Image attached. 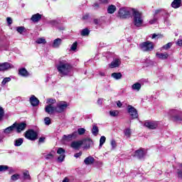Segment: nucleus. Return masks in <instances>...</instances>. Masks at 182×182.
<instances>
[{
  "mask_svg": "<svg viewBox=\"0 0 182 182\" xmlns=\"http://www.w3.org/2000/svg\"><path fill=\"white\" fill-rule=\"evenodd\" d=\"M73 67L72 64L66 60L62 58L60 59L59 63L57 65V70L59 73L60 76H69L70 75Z\"/></svg>",
  "mask_w": 182,
  "mask_h": 182,
  "instance_id": "1",
  "label": "nucleus"
},
{
  "mask_svg": "<svg viewBox=\"0 0 182 182\" xmlns=\"http://www.w3.org/2000/svg\"><path fill=\"white\" fill-rule=\"evenodd\" d=\"M85 144H86L85 148L90 149V146L93 144V141H92V139L89 138L80 141H74L71 143L70 147H72V149H74L75 150H79V149H80V146Z\"/></svg>",
  "mask_w": 182,
  "mask_h": 182,
  "instance_id": "2",
  "label": "nucleus"
},
{
  "mask_svg": "<svg viewBox=\"0 0 182 182\" xmlns=\"http://www.w3.org/2000/svg\"><path fill=\"white\" fill-rule=\"evenodd\" d=\"M132 15L134 26H136V28H140V26L143 25V14L139 10L134 9V10H132Z\"/></svg>",
  "mask_w": 182,
  "mask_h": 182,
  "instance_id": "3",
  "label": "nucleus"
},
{
  "mask_svg": "<svg viewBox=\"0 0 182 182\" xmlns=\"http://www.w3.org/2000/svg\"><path fill=\"white\" fill-rule=\"evenodd\" d=\"M133 10H134V9L122 7L119 9L118 14L117 16V18H119V19H127L132 17Z\"/></svg>",
  "mask_w": 182,
  "mask_h": 182,
  "instance_id": "4",
  "label": "nucleus"
},
{
  "mask_svg": "<svg viewBox=\"0 0 182 182\" xmlns=\"http://www.w3.org/2000/svg\"><path fill=\"white\" fill-rule=\"evenodd\" d=\"M139 48L143 52H150L154 49V46L151 41H146L139 44Z\"/></svg>",
  "mask_w": 182,
  "mask_h": 182,
  "instance_id": "5",
  "label": "nucleus"
},
{
  "mask_svg": "<svg viewBox=\"0 0 182 182\" xmlns=\"http://www.w3.org/2000/svg\"><path fill=\"white\" fill-rule=\"evenodd\" d=\"M68 106L69 104L65 101L59 102L55 106L56 113H63Z\"/></svg>",
  "mask_w": 182,
  "mask_h": 182,
  "instance_id": "6",
  "label": "nucleus"
},
{
  "mask_svg": "<svg viewBox=\"0 0 182 182\" xmlns=\"http://www.w3.org/2000/svg\"><path fill=\"white\" fill-rule=\"evenodd\" d=\"M169 114L173 117L175 122H181V111L178 109H171L169 111Z\"/></svg>",
  "mask_w": 182,
  "mask_h": 182,
  "instance_id": "7",
  "label": "nucleus"
},
{
  "mask_svg": "<svg viewBox=\"0 0 182 182\" xmlns=\"http://www.w3.org/2000/svg\"><path fill=\"white\" fill-rule=\"evenodd\" d=\"M25 137L28 139V140H31L33 141L38 139V134L36 132H34L33 129H29L26 131Z\"/></svg>",
  "mask_w": 182,
  "mask_h": 182,
  "instance_id": "8",
  "label": "nucleus"
},
{
  "mask_svg": "<svg viewBox=\"0 0 182 182\" xmlns=\"http://www.w3.org/2000/svg\"><path fill=\"white\" fill-rule=\"evenodd\" d=\"M127 112L132 119H137L139 117L137 110L130 105L127 106Z\"/></svg>",
  "mask_w": 182,
  "mask_h": 182,
  "instance_id": "9",
  "label": "nucleus"
},
{
  "mask_svg": "<svg viewBox=\"0 0 182 182\" xmlns=\"http://www.w3.org/2000/svg\"><path fill=\"white\" fill-rule=\"evenodd\" d=\"M9 69H14V65L8 62L0 63V72H6Z\"/></svg>",
  "mask_w": 182,
  "mask_h": 182,
  "instance_id": "10",
  "label": "nucleus"
},
{
  "mask_svg": "<svg viewBox=\"0 0 182 182\" xmlns=\"http://www.w3.org/2000/svg\"><path fill=\"white\" fill-rule=\"evenodd\" d=\"M14 124H16L15 130L16 131L17 133H21V132H23V130L26 129V123L25 122H21V123L15 122Z\"/></svg>",
  "mask_w": 182,
  "mask_h": 182,
  "instance_id": "11",
  "label": "nucleus"
},
{
  "mask_svg": "<svg viewBox=\"0 0 182 182\" xmlns=\"http://www.w3.org/2000/svg\"><path fill=\"white\" fill-rule=\"evenodd\" d=\"M45 112L48 114H53V113L56 112V107L53 106L52 104H49L46 106Z\"/></svg>",
  "mask_w": 182,
  "mask_h": 182,
  "instance_id": "12",
  "label": "nucleus"
},
{
  "mask_svg": "<svg viewBox=\"0 0 182 182\" xmlns=\"http://www.w3.org/2000/svg\"><path fill=\"white\" fill-rule=\"evenodd\" d=\"M146 156V151L143 149H139V150H136L134 154V157H136L137 159H144Z\"/></svg>",
  "mask_w": 182,
  "mask_h": 182,
  "instance_id": "13",
  "label": "nucleus"
},
{
  "mask_svg": "<svg viewBox=\"0 0 182 182\" xmlns=\"http://www.w3.org/2000/svg\"><path fill=\"white\" fill-rule=\"evenodd\" d=\"M121 63L122 60L119 58H115L109 64V68H111V69H114V68H119Z\"/></svg>",
  "mask_w": 182,
  "mask_h": 182,
  "instance_id": "14",
  "label": "nucleus"
},
{
  "mask_svg": "<svg viewBox=\"0 0 182 182\" xmlns=\"http://www.w3.org/2000/svg\"><path fill=\"white\" fill-rule=\"evenodd\" d=\"M76 137H77V132H73L71 134L63 135V140H64V141H70V140L76 139Z\"/></svg>",
  "mask_w": 182,
  "mask_h": 182,
  "instance_id": "15",
  "label": "nucleus"
},
{
  "mask_svg": "<svg viewBox=\"0 0 182 182\" xmlns=\"http://www.w3.org/2000/svg\"><path fill=\"white\" fill-rule=\"evenodd\" d=\"M144 126L145 127L153 130L154 129H157V126H159V124L156 122H146L144 123Z\"/></svg>",
  "mask_w": 182,
  "mask_h": 182,
  "instance_id": "16",
  "label": "nucleus"
},
{
  "mask_svg": "<svg viewBox=\"0 0 182 182\" xmlns=\"http://www.w3.org/2000/svg\"><path fill=\"white\" fill-rule=\"evenodd\" d=\"M15 126H16V124H13L11 126L4 129L3 132L4 134H11V133L15 130Z\"/></svg>",
  "mask_w": 182,
  "mask_h": 182,
  "instance_id": "17",
  "label": "nucleus"
},
{
  "mask_svg": "<svg viewBox=\"0 0 182 182\" xmlns=\"http://www.w3.org/2000/svg\"><path fill=\"white\" fill-rule=\"evenodd\" d=\"M30 103L33 106V107H35L39 105V100H38L35 95H31L30 97Z\"/></svg>",
  "mask_w": 182,
  "mask_h": 182,
  "instance_id": "18",
  "label": "nucleus"
},
{
  "mask_svg": "<svg viewBox=\"0 0 182 182\" xmlns=\"http://www.w3.org/2000/svg\"><path fill=\"white\" fill-rule=\"evenodd\" d=\"M41 19H42V15H41L38 13L33 15L31 18V21H32V22H34L35 23L39 22V21H41Z\"/></svg>",
  "mask_w": 182,
  "mask_h": 182,
  "instance_id": "19",
  "label": "nucleus"
},
{
  "mask_svg": "<svg viewBox=\"0 0 182 182\" xmlns=\"http://www.w3.org/2000/svg\"><path fill=\"white\" fill-rule=\"evenodd\" d=\"M84 163L85 164H86V166H90L93 164V163H95V158H93V156H89L85 158V159L84 160Z\"/></svg>",
  "mask_w": 182,
  "mask_h": 182,
  "instance_id": "20",
  "label": "nucleus"
},
{
  "mask_svg": "<svg viewBox=\"0 0 182 182\" xmlns=\"http://www.w3.org/2000/svg\"><path fill=\"white\" fill-rule=\"evenodd\" d=\"M18 75L23 77H28V76H29V73L25 68H21L18 70Z\"/></svg>",
  "mask_w": 182,
  "mask_h": 182,
  "instance_id": "21",
  "label": "nucleus"
},
{
  "mask_svg": "<svg viewBox=\"0 0 182 182\" xmlns=\"http://www.w3.org/2000/svg\"><path fill=\"white\" fill-rule=\"evenodd\" d=\"M62 45V39L61 38H56L54 40L53 43V48H58L59 46Z\"/></svg>",
  "mask_w": 182,
  "mask_h": 182,
  "instance_id": "22",
  "label": "nucleus"
},
{
  "mask_svg": "<svg viewBox=\"0 0 182 182\" xmlns=\"http://www.w3.org/2000/svg\"><path fill=\"white\" fill-rule=\"evenodd\" d=\"M156 56L158 57L159 59H162L164 60L168 58V54L167 53H156Z\"/></svg>",
  "mask_w": 182,
  "mask_h": 182,
  "instance_id": "23",
  "label": "nucleus"
},
{
  "mask_svg": "<svg viewBox=\"0 0 182 182\" xmlns=\"http://www.w3.org/2000/svg\"><path fill=\"white\" fill-rule=\"evenodd\" d=\"M172 8L177 9V8H180L181 6V0H173L171 4Z\"/></svg>",
  "mask_w": 182,
  "mask_h": 182,
  "instance_id": "24",
  "label": "nucleus"
},
{
  "mask_svg": "<svg viewBox=\"0 0 182 182\" xmlns=\"http://www.w3.org/2000/svg\"><path fill=\"white\" fill-rule=\"evenodd\" d=\"M132 90H135V92H139L141 89V84L140 82H136L132 85Z\"/></svg>",
  "mask_w": 182,
  "mask_h": 182,
  "instance_id": "25",
  "label": "nucleus"
},
{
  "mask_svg": "<svg viewBox=\"0 0 182 182\" xmlns=\"http://www.w3.org/2000/svg\"><path fill=\"white\" fill-rule=\"evenodd\" d=\"M124 134L127 139H130L132 136V129L130 128H127L124 129Z\"/></svg>",
  "mask_w": 182,
  "mask_h": 182,
  "instance_id": "26",
  "label": "nucleus"
},
{
  "mask_svg": "<svg viewBox=\"0 0 182 182\" xmlns=\"http://www.w3.org/2000/svg\"><path fill=\"white\" fill-rule=\"evenodd\" d=\"M55 157V152L51 151L48 154L45 156L46 160H53Z\"/></svg>",
  "mask_w": 182,
  "mask_h": 182,
  "instance_id": "27",
  "label": "nucleus"
},
{
  "mask_svg": "<svg viewBox=\"0 0 182 182\" xmlns=\"http://www.w3.org/2000/svg\"><path fill=\"white\" fill-rule=\"evenodd\" d=\"M23 143V139L19 138L14 141V146L16 147H19V146H22Z\"/></svg>",
  "mask_w": 182,
  "mask_h": 182,
  "instance_id": "28",
  "label": "nucleus"
},
{
  "mask_svg": "<svg viewBox=\"0 0 182 182\" xmlns=\"http://www.w3.org/2000/svg\"><path fill=\"white\" fill-rule=\"evenodd\" d=\"M116 9H117L116 6L110 5L107 8V12L108 14H114V12H116Z\"/></svg>",
  "mask_w": 182,
  "mask_h": 182,
  "instance_id": "29",
  "label": "nucleus"
},
{
  "mask_svg": "<svg viewBox=\"0 0 182 182\" xmlns=\"http://www.w3.org/2000/svg\"><path fill=\"white\" fill-rule=\"evenodd\" d=\"M111 76L116 80H119V79H122V73H113Z\"/></svg>",
  "mask_w": 182,
  "mask_h": 182,
  "instance_id": "30",
  "label": "nucleus"
},
{
  "mask_svg": "<svg viewBox=\"0 0 182 182\" xmlns=\"http://www.w3.org/2000/svg\"><path fill=\"white\" fill-rule=\"evenodd\" d=\"M92 134L93 136H97V134H99V127H97V126H92Z\"/></svg>",
  "mask_w": 182,
  "mask_h": 182,
  "instance_id": "31",
  "label": "nucleus"
},
{
  "mask_svg": "<svg viewBox=\"0 0 182 182\" xmlns=\"http://www.w3.org/2000/svg\"><path fill=\"white\" fill-rule=\"evenodd\" d=\"M48 23L51 26H56L59 24V21H58V20H50L48 21Z\"/></svg>",
  "mask_w": 182,
  "mask_h": 182,
  "instance_id": "32",
  "label": "nucleus"
},
{
  "mask_svg": "<svg viewBox=\"0 0 182 182\" xmlns=\"http://www.w3.org/2000/svg\"><path fill=\"white\" fill-rule=\"evenodd\" d=\"M24 180H31V175H29V171H26L23 173Z\"/></svg>",
  "mask_w": 182,
  "mask_h": 182,
  "instance_id": "33",
  "label": "nucleus"
},
{
  "mask_svg": "<svg viewBox=\"0 0 182 182\" xmlns=\"http://www.w3.org/2000/svg\"><path fill=\"white\" fill-rule=\"evenodd\" d=\"M89 33H90V31H89V29L87 28H84L82 31H81V35L82 36H87L89 35Z\"/></svg>",
  "mask_w": 182,
  "mask_h": 182,
  "instance_id": "34",
  "label": "nucleus"
},
{
  "mask_svg": "<svg viewBox=\"0 0 182 182\" xmlns=\"http://www.w3.org/2000/svg\"><path fill=\"white\" fill-rule=\"evenodd\" d=\"M159 21V17L157 16L154 15V18L149 21L150 25H154V23H156Z\"/></svg>",
  "mask_w": 182,
  "mask_h": 182,
  "instance_id": "35",
  "label": "nucleus"
},
{
  "mask_svg": "<svg viewBox=\"0 0 182 182\" xmlns=\"http://www.w3.org/2000/svg\"><path fill=\"white\" fill-rule=\"evenodd\" d=\"M105 143H106V136H102L100 139V147H102Z\"/></svg>",
  "mask_w": 182,
  "mask_h": 182,
  "instance_id": "36",
  "label": "nucleus"
},
{
  "mask_svg": "<svg viewBox=\"0 0 182 182\" xmlns=\"http://www.w3.org/2000/svg\"><path fill=\"white\" fill-rule=\"evenodd\" d=\"M11 77H5L4 78L3 81L1 82L2 86H5L6 83H9V82H11Z\"/></svg>",
  "mask_w": 182,
  "mask_h": 182,
  "instance_id": "37",
  "label": "nucleus"
},
{
  "mask_svg": "<svg viewBox=\"0 0 182 182\" xmlns=\"http://www.w3.org/2000/svg\"><path fill=\"white\" fill-rule=\"evenodd\" d=\"M16 31H17V32H18V33H21V35H22V33H23V32H25V27L18 26L16 28Z\"/></svg>",
  "mask_w": 182,
  "mask_h": 182,
  "instance_id": "38",
  "label": "nucleus"
},
{
  "mask_svg": "<svg viewBox=\"0 0 182 182\" xmlns=\"http://www.w3.org/2000/svg\"><path fill=\"white\" fill-rule=\"evenodd\" d=\"M36 43H38V44L46 43V40L43 38H40L36 41Z\"/></svg>",
  "mask_w": 182,
  "mask_h": 182,
  "instance_id": "39",
  "label": "nucleus"
},
{
  "mask_svg": "<svg viewBox=\"0 0 182 182\" xmlns=\"http://www.w3.org/2000/svg\"><path fill=\"white\" fill-rule=\"evenodd\" d=\"M109 114L112 117H116V116H119V111L117 110L110 111Z\"/></svg>",
  "mask_w": 182,
  "mask_h": 182,
  "instance_id": "40",
  "label": "nucleus"
},
{
  "mask_svg": "<svg viewBox=\"0 0 182 182\" xmlns=\"http://www.w3.org/2000/svg\"><path fill=\"white\" fill-rule=\"evenodd\" d=\"M77 133L80 136H82L86 133V129L85 128H80L77 129Z\"/></svg>",
  "mask_w": 182,
  "mask_h": 182,
  "instance_id": "41",
  "label": "nucleus"
},
{
  "mask_svg": "<svg viewBox=\"0 0 182 182\" xmlns=\"http://www.w3.org/2000/svg\"><path fill=\"white\" fill-rule=\"evenodd\" d=\"M65 157H66V155L65 154H61L60 156L58 158V163H62L65 160Z\"/></svg>",
  "mask_w": 182,
  "mask_h": 182,
  "instance_id": "42",
  "label": "nucleus"
},
{
  "mask_svg": "<svg viewBox=\"0 0 182 182\" xmlns=\"http://www.w3.org/2000/svg\"><path fill=\"white\" fill-rule=\"evenodd\" d=\"M8 168H9V167L8 166H6V165L0 166V171L1 172L6 171V170H8Z\"/></svg>",
  "mask_w": 182,
  "mask_h": 182,
  "instance_id": "43",
  "label": "nucleus"
},
{
  "mask_svg": "<svg viewBox=\"0 0 182 182\" xmlns=\"http://www.w3.org/2000/svg\"><path fill=\"white\" fill-rule=\"evenodd\" d=\"M11 180H12V181H16V180H19V174H14L11 176Z\"/></svg>",
  "mask_w": 182,
  "mask_h": 182,
  "instance_id": "44",
  "label": "nucleus"
},
{
  "mask_svg": "<svg viewBox=\"0 0 182 182\" xmlns=\"http://www.w3.org/2000/svg\"><path fill=\"white\" fill-rule=\"evenodd\" d=\"M44 123L46 126H49V124H50L51 122H50V118H49L48 117H46L44 119Z\"/></svg>",
  "mask_w": 182,
  "mask_h": 182,
  "instance_id": "45",
  "label": "nucleus"
},
{
  "mask_svg": "<svg viewBox=\"0 0 182 182\" xmlns=\"http://www.w3.org/2000/svg\"><path fill=\"white\" fill-rule=\"evenodd\" d=\"M76 49H77V42H75L74 43H73V45L70 47V50H76Z\"/></svg>",
  "mask_w": 182,
  "mask_h": 182,
  "instance_id": "46",
  "label": "nucleus"
},
{
  "mask_svg": "<svg viewBox=\"0 0 182 182\" xmlns=\"http://www.w3.org/2000/svg\"><path fill=\"white\" fill-rule=\"evenodd\" d=\"M57 153L58 154L62 155V154H65V149H63V148H58Z\"/></svg>",
  "mask_w": 182,
  "mask_h": 182,
  "instance_id": "47",
  "label": "nucleus"
},
{
  "mask_svg": "<svg viewBox=\"0 0 182 182\" xmlns=\"http://www.w3.org/2000/svg\"><path fill=\"white\" fill-rule=\"evenodd\" d=\"M173 46V43H168L166 45H164V46L162 47V48H163V49H166V50L170 49L171 46Z\"/></svg>",
  "mask_w": 182,
  "mask_h": 182,
  "instance_id": "48",
  "label": "nucleus"
},
{
  "mask_svg": "<svg viewBox=\"0 0 182 182\" xmlns=\"http://www.w3.org/2000/svg\"><path fill=\"white\" fill-rule=\"evenodd\" d=\"M181 168L178 169L177 171V174H178V177H179V178H182V164L181 165Z\"/></svg>",
  "mask_w": 182,
  "mask_h": 182,
  "instance_id": "49",
  "label": "nucleus"
},
{
  "mask_svg": "<svg viewBox=\"0 0 182 182\" xmlns=\"http://www.w3.org/2000/svg\"><path fill=\"white\" fill-rule=\"evenodd\" d=\"M111 146H112V149H116L117 144L116 143V141L114 139H112L111 141Z\"/></svg>",
  "mask_w": 182,
  "mask_h": 182,
  "instance_id": "50",
  "label": "nucleus"
},
{
  "mask_svg": "<svg viewBox=\"0 0 182 182\" xmlns=\"http://www.w3.org/2000/svg\"><path fill=\"white\" fill-rule=\"evenodd\" d=\"M152 39H155V38H163V35H161V34H156V33H154V34H152Z\"/></svg>",
  "mask_w": 182,
  "mask_h": 182,
  "instance_id": "51",
  "label": "nucleus"
},
{
  "mask_svg": "<svg viewBox=\"0 0 182 182\" xmlns=\"http://www.w3.org/2000/svg\"><path fill=\"white\" fill-rule=\"evenodd\" d=\"M4 109L0 107V121H1L4 117Z\"/></svg>",
  "mask_w": 182,
  "mask_h": 182,
  "instance_id": "52",
  "label": "nucleus"
},
{
  "mask_svg": "<svg viewBox=\"0 0 182 182\" xmlns=\"http://www.w3.org/2000/svg\"><path fill=\"white\" fill-rule=\"evenodd\" d=\"M47 103H50V105H53L54 103H56V100L49 99L47 100Z\"/></svg>",
  "mask_w": 182,
  "mask_h": 182,
  "instance_id": "53",
  "label": "nucleus"
},
{
  "mask_svg": "<svg viewBox=\"0 0 182 182\" xmlns=\"http://www.w3.org/2000/svg\"><path fill=\"white\" fill-rule=\"evenodd\" d=\"M93 23H95V25H100V19L95 18L93 20Z\"/></svg>",
  "mask_w": 182,
  "mask_h": 182,
  "instance_id": "54",
  "label": "nucleus"
},
{
  "mask_svg": "<svg viewBox=\"0 0 182 182\" xmlns=\"http://www.w3.org/2000/svg\"><path fill=\"white\" fill-rule=\"evenodd\" d=\"M161 12H163V9H157L155 11L154 15H155V16H157L158 14H160Z\"/></svg>",
  "mask_w": 182,
  "mask_h": 182,
  "instance_id": "55",
  "label": "nucleus"
},
{
  "mask_svg": "<svg viewBox=\"0 0 182 182\" xmlns=\"http://www.w3.org/2000/svg\"><path fill=\"white\" fill-rule=\"evenodd\" d=\"M6 21H7V23H9V25H12V18L11 17H8Z\"/></svg>",
  "mask_w": 182,
  "mask_h": 182,
  "instance_id": "56",
  "label": "nucleus"
},
{
  "mask_svg": "<svg viewBox=\"0 0 182 182\" xmlns=\"http://www.w3.org/2000/svg\"><path fill=\"white\" fill-rule=\"evenodd\" d=\"M38 143H45V137L39 138Z\"/></svg>",
  "mask_w": 182,
  "mask_h": 182,
  "instance_id": "57",
  "label": "nucleus"
},
{
  "mask_svg": "<svg viewBox=\"0 0 182 182\" xmlns=\"http://www.w3.org/2000/svg\"><path fill=\"white\" fill-rule=\"evenodd\" d=\"M80 156H82V152H81V151H80V152H78V153H77V154H75L74 155V156H75L76 159H77L78 157H80Z\"/></svg>",
  "mask_w": 182,
  "mask_h": 182,
  "instance_id": "58",
  "label": "nucleus"
},
{
  "mask_svg": "<svg viewBox=\"0 0 182 182\" xmlns=\"http://www.w3.org/2000/svg\"><path fill=\"white\" fill-rule=\"evenodd\" d=\"M101 4H109V0H100Z\"/></svg>",
  "mask_w": 182,
  "mask_h": 182,
  "instance_id": "59",
  "label": "nucleus"
},
{
  "mask_svg": "<svg viewBox=\"0 0 182 182\" xmlns=\"http://www.w3.org/2000/svg\"><path fill=\"white\" fill-rule=\"evenodd\" d=\"M177 45H178V46H182V40L181 39L178 40Z\"/></svg>",
  "mask_w": 182,
  "mask_h": 182,
  "instance_id": "60",
  "label": "nucleus"
},
{
  "mask_svg": "<svg viewBox=\"0 0 182 182\" xmlns=\"http://www.w3.org/2000/svg\"><path fill=\"white\" fill-rule=\"evenodd\" d=\"M117 105L118 106V107H122V106H123V104H122V102L117 101Z\"/></svg>",
  "mask_w": 182,
  "mask_h": 182,
  "instance_id": "61",
  "label": "nucleus"
},
{
  "mask_svg": "<svg viewBox=\"0 0 182 182\" xmlns=\"http://www.w3.org/2000/svg\"><path fill=\"white\" fill-rule=\"evenodd\" d=\"M97 103L98 105H102V103H103V99L99 98L97 100Z\"/></svg>",
  "mask_w": 182,
  "mask_h": 182,
  "instance_id": "62",
  "label": "nucleus"
},
{
  "mask_svg": "<svg viewBox=\"0 0 182 182\" xmlns=\"http://www.w3.org/2000/svg\"><path fill=\"white\" fill-rule=\"evenodd\" d=\"M58 29H59L60 31H65V26H60L58 27Z\"/></svg>",
  "mask_w": 182,
  "mask_h": 182,
  "instance_id": "63",
  "label": "nucleus"
},
{
  "mask_svg": "<svg viewBox=\"0 0 182 182\" xmlns=\"http://www.w3.org/2000/svg\"><path fill=\"white\" fill-rule=\"evenodd\" d=\"M62 182H69V179L68 178H65Z\"/></svg>",
  "mask_w": 182,
  "mask_h": 182,
  "instance_id": "64",
  "label": "nucleus"
}]
</instances>
